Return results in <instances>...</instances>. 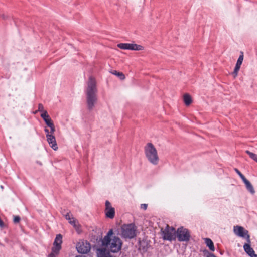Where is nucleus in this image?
<instances>
[{"label": "nucleus", "instance_id": "f257e3e1", "mask_svg": "<svg viewBox=\"0 0 257 257\" xmlns=\"http://www.w3.org/2000/svg\"><path fill=\"white\" fill-rule=\"evenodd\" d=\"M86 89V103L88 109L91 110L97 101L96 82L95 79L90 76L87 83Z\"/></svg>", "mask_w": 257, "mask_h": 257}, {"label": "nucleus", "instance_id": "f03ea898", "mask_svg": "<svg viewBox=\"0 0 257 257\" xmlns=\"http://www.w3.org/2000/svg\"><path fill=\"white\" fill-rule=\"evenodd\" d=\"M113 233L112 229L109 230L106 235L102 239V245L111 252L116 253L120 250L122 242L119 237L113 236Z\"/></svg>", "mask_w": 257, "mask_h": 257}, {"label": "nucleus", "instance_id": "7ed1b4c3", "mask_svg": "<svg viewBox=\"0 0 257 257\" xmlns=\"http://www.w3.org/2000/svg\"><path fill=\"white\" fill-rule=\"evenodd\" d=\"M146 157L152 164L156 165L158 164L159 157L158 152L151 143H148L146 145Z\"/></svg>", "mask_w": 257, "mask_h": 257}, {"label": "nucleus", "instance_id": "20e7f679", "mask_svg": "<svg viewBox=\"0 0 257 257\" xmlns=\"http://www.w3.org/2000/svg\"><path fill=\"white\" fill-rule=\"evenodd\" d=\"M136 231L134 224H124L121 228V235L125 239H132L136 236Z\"/></svg>", "mask_w": 257, "mask_h": 257}, {"label": "nucleus", "instance_id": "39448f33", "mask_svg": "<svg viewBox=\"0 0 257 257\" xmlns=\"http://www.w3.org/2000/svg\"><path fill=\"white\" fill-rule=\"evenodd\" d=\"M62 243V235L60 234H57L55 237L53 244L51 252L48 257H57L60 253L61 249V244Z\"/></svg>", "mask_w": 257, "mask_h": 257}, {"label": "nucleus", "instance_id": "423d86ee", "mask_svg": "<svg viewBox=\"0 0 257 257\" xmlns=\"http://www.w3.org/2000/svg\"><path fill=\"white\" fill-rule=\"evenodd\" d=\"M161 234L164 240L171 241L176 238V230L173 227L167 225L165 228H161Z\"/></svg>", "mask_w": 257, "mask_h": 257}, {"label": "nucleus", "instance_id": "0eeeda50", "mask_svg": "<svg viewBox=\"0 0 257 257\" xmlns=\"http://www.w3.org/2000/svg\"><path fill=\"white\" fill-rule=\"evenodd\" d=\"M176 237L180 242H188L190 240L191 234L188 229L180 227L176 231Z\"/></svg>", "mask_w": 257, "mask_h": 257}, {"label": "nucleus", "instance_id": "6e6552de", "mask_svg": "<svg viewBox=\"0 0 257 257\" xmlns=\"http://www.w3.org/2000/svg\"><path fill=\"white\" fill-rule=\"evenodd\" d=\"M233 231L237 236L244 238L246 239L247 242L250 243V236L248 235V231L245 229L243 227L240 226H235L233 227Z\"/></svg>", "mask_w": 257, "mask_h": 257}, {"label": "nucleus", "instance_id": "1a4fd4ad", "mask_svg": "<svg viewBox=\"0 0 257 257\" xmlns=\"http://www.w3.org/2000/svg\"><path fill=\"white\" fill-rule=\"evenodd\" d=\"M76 247L79 253L86 254L90 250L91 245L87 241L81 240L77 243Z\"/></svg>", "mask_w": 257, "mask_h": 257}, {"label": "nucleus", "instance_id": "9d476101", "mask_svg": "<svg viewBox=\"0 0 257 257\" xmlns=\"http://www.w3.org/2000/svg\"><path fill=\"white\" fill-rule=\"evenodd\" d=\"M117 47L123 50H140L143 49L141 45L131 43H119L117 44Z\"/></svg>", "mask_w": 257, "mask_h": 257}, {"label": "nucleus", "instance_id": "9b49d317", "mask_svg": "<svg viewBox=\"0 0 257 257\" xmlns=\"http://www.w3.org/2000/svg\"><path fill=\"white\" fill-rule=\"evenodd\" d=\"M105 215L107 217L113 218L114 216V209L111 206V204L108 201L105 202Z\"/></svg>", "mask_w": 257, "mask_h": 257}, {"label": "nucleus", "instance_id": "f8f14e48", "mask_svg": "<svg viewBox=\"0 0 257 257\" xmlns=\"http://www.w3.org/2000/svg\"><path fill=\"white\" fill-rule=\"evenodd\" d=\"M104 246L97 249L96 254L97 257H112L109 250Z\"/></svg>", "mask_w": 257, "mask_h": 257}, {"label": "nucleus", "instance_id": "ddd939ff", "mask_svg": "<svg viewBox=\"0 0 257 257\" xmlns=\"http://www.w3.org/2000/svg\"><path fill=\"white\" fill-rule=\"evenodd\" d=\"M47 141L50 147L55 151L58 149L56 141L55 136L52 135H46Z\"/></svg>", "mask_w": 257, "mask_h": 257}, {"label": "nucleus", "instance_id": "4468645a", "mask_svg": "<svg viewBox=\"0 0 257 257\" xmlns=\"http://www.w3.org/2000/svg\"><path fill=\"white\" fill-rule=\"evenodd\" d=\"M250 243L247 242L245 243L243 245V248L246 253L250 257H257V254L255 253V252L252 248L250 246Z\"/></svg>", "mask_w": 257, "mask_h": 257}, {"label": "nucleus", "instance_id": "2eb2a0df", "mask_svg": "<svg viewBox=\"0 0 257 257\" xmlns=\"http://www.w3.org/2000/svg\"><path fill=\"white\" fill-rule=\"evenodd\" d=\"M65 218L69 221V223L72 225L74 227H76V221L75 219L72 217V215L70 212H67L66 214H63Z\"/></svg>", "mask_w": 257, "mask_h": 257}, {"label": "nucleus", "instance_id": "dca6fc26", "mask_svg": "<svg viewBox=\"0 0 257 257\" xmlns=\"http://www.w3.org/2000/svg\"><path fill=\"white\" fill-rule=\"evenodd\" d=\"M243 182L245 185L246 188L247 189V190L250 192V193L252 194H254L255 193L254 189L253 188V187L250 183V182L246 179H245Z\"/></svg>", "mask_w": 257, "mask_h": 257}, {"label": "nucleus", "instance_id": "f3484780", "mask_svg": "<svg viewBox=\"0 0 257 257\" xmlns=\"http://www.w3.org/2000/svg\"><path fill=\"white\" fill-rule=\"evenodd\" d=\"M44 121L46 123V124H47V125L50 128L51 132L52 133H54V132L55 131V128L54 124L52 119H51V118L46 119L45 120H44Z\"/></svg>", "mask_w": 257, "mask_h": 257}, {"label": "nucleus", "instance_id": "a211bd4d", "mask_svg": "<svg viewBox=\"0 0 257 257\" xmlns=\"http://www.w3.org/2000/svg\"><path fill=\"white\" fill-rule=\"evenodd\" d=\"M205 243L211 251H214L215 250L213 242L210 238H205Z\"/></svg>", "mask_w": 257, "mask_h": 257}, {"label": "nucleus", "instance_id": "6ab92c4d", "mask_svg": "<svg viewBox=\"0 0 257 257\" xmlns=\"http://www.w3.org/2000/svg\"><path fill=\"white\" fill-rule=\"evenodd\" d=\"M183 99H184V102L186 105H190L192 102L191 97L188 94H186L184 95Z\"/></svg>", "mask_w": 257, "mask_h": 257}, {"label": "nucleus", "instance_id": "aec40b11", "mask_svg": "<svg viewBox=\"0 0 257 257\" xmlns=\"http://www.w3.org/2000/svg\"><path fill=\"white\" fill-rule=\"evenodd\" d=\"M111 73L118 76L121 80H124L125 79V75L122 72H119L116 70H114Z\"/></svg>", "mask_w": 257, "mask_h": 257}, {"label": "nucleus", "instance_id": "412c9836", "mask_svg": "<svg viewBox=\"0 0 257 257\" xmlns=\"http://www.w3.org/2000/svg\"><path fill=\"white\" fill-rule=\"evenodd\" d=\"M246 153L247 154L249 157L254 161L257 162V155L255 154H254L249 151L246 150L245 151Z\"/></svg>", "mask_w": 257, "mask_h": 257}, {"label": "nucleus", "instance_id": "4be33fe9", "mask_svg": "<svg viewBox=\"0 0 257 257\" xmlns=\"http://www.w3.org/2000/svg\"><path fill=\"white\" fill-rule=\"evenodd\" d=\"M41 117L43 119L44 121L50 118L49 115L48 114L47 111H45L42 113L41 114Z\"/></svg>", "mask_w": 257, "mask_h": 257}, {"label": "nucleus", "instance_id": "5701e85b", "mask_svg": "<svg viewBox=\"0 0 257 257\" xmlns=\"http://www.w3.org/2000/svg\"><path fill=\"white\" fill-rule=\"evenodd\" d=\"M243 60V53L242 52H240V55L237 61V63L242 64Z\"/></svg>", "mask_w": 257, "mask_h": 257}, {"label": "nucleus", "instance_id": "b1692460", "mask_svg": "<svg viewBox=\"0 0 257 257\" xmlns=\"http://www.w3.org/2000/svg\"><path fill=\"white\" fill-rule=\"evenodd\" d=\"M234 171L239 176L242 181L246 179L244 176L239 171L238 169L237 168H234Z\"/></svg>", "mask_w": 257, "mask_h": 257}, {"label": "nucleus", "instance_id": "393cba45", "mask_svg": "<svg viewBox=\"0 0 257 257\" xmlns=\"http://www.w3.org/2000/svg\"><path fill=\"white\" fill-rule=\"evenodd\" d=\"M240 68H239V67H237L236 66L235 67L234 71L233 72V75L234 78H235L237 76L238 72Z\"/></svg>", "mask_w": 257, "mask_h": 257}, {"label": "nucleus", "instance_id": "a878e982", "mask_svg": "<svg viewBox=\"0 0 257 257\" xmlns=\"http://www.w3.org/2000/svg\"><path fill=\"white\" fill-rule=\"evenodd\" d=\"M240 68H239V67H237L236 66L235 67L234 71L233 72V75L234 78H235L237 76L238 72Z\"/></svg>", "mask_w": 257, "mask_h": 257}, {"label": "nucleus", "instance_id": "bb28decb", "mask_svg": "<svg viewBox=\"0 0 257 257\" xmlns=\"http://www.w3.org/2000/svg\"><path fill=\"white\" fill-rule=\"evenodd\" d=\"M21 218L19 216H14L13 219V222L14 223H18L20 222Z\"/></svg>", "mask_w": 257, "mask_h": 257}, {"label": "nucleus", "instance_id": "cd10ccee", "mask_svg": "<svg viewBox=\"0 0 257 257\" xmlns=\"http://www.w3.org/2000/svg\"><path fill=\"white\" fill-rule=\"evenodd\" d=\"M38 111L42 112V113L45 111L44 110L43 105L41 103L39 104V105H38Z\"/></svg>", "mask_w": 257, "mask_h": 257}, {"label": "nucleus", "instance_id": "c85d7f7f", "mask_svg": "<svg viewBox=\"0 0 257 257\" xmlns=\"http://www.w3.org/2000/svg\"><path fill=\"white\" fill-rule=\"evenodd\" d=\"M44 131H45V133H46V135H53V134H54V133H52L51 132V131H50V132H49V130H48V128H45V129H44Z\"/></svg>", "mask_w": 257, "mask_h": 257}, {"label": "nucleus", "instance_id": "c756f323", "mask_svg": "<svg viewBox=\"0 0 257 257\" xmlns=\"http://www.w3.org/2000/svg\"><path fill=\"white\" fill-rule=\"evenodd\" d=\"M206 257H216L213 253L207 252Z\"/></svg>", "mask_w": 257, "mask_h": 257}, {"label": "nucleus", "instance_id": "7c9ffc66", "mask_svg": "<svg viewBox=\"0 0 257 257\" xmlns=\"http://www.w3.org/2000/svg\"><path fill=\"white\" fill-rule=\"evenodd\" d=\"M1 17L4 20H6L8 18V16L5 14H2L1 15Z\"/></svg>", "mask_w": 257, "mask_h": 257}, {"label": "nucleus", "instance_id": "2f4dec72", "mask_svg": "<svg viewBox=\"0 0 257 257\" xmlns=\"http://www.w3.org/2000/svg\"><path fill=\"white\" fill-rule=\"evenodd\" d=\"M241 65V64H238V63H236L235 66L237 67L240 68Z\"/></svg>", "mask_w": 257, "mask_h": 257}, {"label": "nucleus", "instance_id": "473e14b6", "mask_svg": "<svg viewBox=\"0 0 257 257\" xmlns=\"http://www.w3.org/2000/svg\"><path fill=\"white\" fill-rule=\"evenodd\" d=\"M141 208L145 209V204H142L141 205Z\"/></svg>", "mask_w": 257, "mask_h": 257}, {"label": "nucleus", "instance_id": "72a5a7b5", "mask_svg": "<svg viewBox=\"0 0 257 257\" xmlns=\"http://www.w3.org/2000/svg\"><path fill=\"white\" fill-rule=\"evenodd\" d=\"M76 257H86V256H82V255H78V256H76Z\"/></svg>", "mask_w": 257, "mask_h": 257}, {"label": "nucleus", "instance_id": "f704fd0d", "mask_svg": "<svg viewBox=\"0 0 257 257\" xmlns=\"http://www.w3.org/2000/svg\"><path fill=\"white\" fill-rule=\"evenodd\" d=\"M147 205L146 204V206H145L146 209L147 208Z\"/></svg>", "mask_w": 257, "mask_h": 257}, {"label": "nucleus", "instance_id": "c9c22d12", "mask_svg": "<svg viewBox=\"0 0 257 257\" xmlns=\"http://www.w3.org/2000/svg\"><path fill=\"white\" fill-rule=\"evenodd\" d=\"M1 188H2V189L3 188V186H1Z\"/></svg>", "mask_w": 257, "mask_h": 257}]
</instances>
